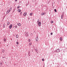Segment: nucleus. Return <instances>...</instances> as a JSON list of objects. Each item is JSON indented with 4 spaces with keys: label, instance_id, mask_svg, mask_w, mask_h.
Instances as JSON below:
<instances>
[{
    "label": "nucleus",
    "instance_id": "obj_1",
    "mask_svg": "<svg viewBox=\"0 0 67 67\" xmlns=\"http://www.w3.org/2000/svg\"><path fill=\"white\" fill-rule=\"evenodd\" d=\"M12 25L11 24L9 26V29H11L12 28Z\"/></svg>",
    "mask_w": 67,
    "mask_h": 67
},
{
    "label": "nucleus",
    "instance_id": "obj_2",
    "mask_svg": "<svg viewBox=\"0 0 67 67\" xmlns=\"http://www.w3.org/2000/svg\"><path fill=\"white\" fill-rule=\"evenodd\" d=\"M38 36H37V37L36 38V41H38Z\"/></svg>",
    "mask_w": 67,
    "mask_h": 67
},
{
    "label": "nucleus",
    "instance_id": "obj_3",
    "mask_svg": "<svg viewBox=\"0 0 67 67\" xmlns=\"http://www.w3.org/2000/svg\"><path fill=\"white\" fill-rule=\"evenodd\" d=\"M56 52H60V50L58 49H57L56 51Z\"/></svg>",
    "mask_w": 67,
    "mask_h": 67
},
{
    "label": "nucleus",
    "instance_id": "obj_4",
    "mask_svg": "<svg viewBox=\"0 0 67 67\" xmlns=\"http://www.w3.org/2000/svg\"><path fill=\"white\" fill-rule=\"evenodd\" d=\"M26 14H27V13L26 12H25L24 13V15L25 16L26 15Z\"/></svg>",
    "mask_w": 67,
    "mask_h": 67
},
{
    "label": "nucleus",
    "instance_id": "obj_5",
    "mask_svg": "<svg viewBox=\"0 0 67 67\" xmlns=\"http://www.w3.org/2000/svg\"><path fill=\"white\" fill-rule=\"evenodd\" d=\"M44 14H45V13H41V15H44Z\"/></svg>",
    "mask_w": 67,
    "mask_h": 67
},
{
    "label": "nucleus",
    "instance_id": "obj_6",
    "mask_svg": "<svg viewBox=\"0 0 67 67\" xmlns=\"http://www.w3.org/2000/svg\"><path fill=\"white\" fill-rule=\"evenodd\" d=\"M28 35V34H27V32H26L25 34V36H27Z\"/></svg>",
    "mask_w": 67,
    "mask_h": 67
},
{
    "label": "nucleus",
    "instance_id": "obj_7",
    "mask_svg": "<svg viewBox=\"0 0 67 67\" xmlns=\"http://www.w3.org/2000/svg\"><path fill=\"white\" fill-rule=\"evenodd\" d=\"M17 25L19 26H21V24L20 23L17 24Z\"/></svg>",
    "mask_w": 67,
    "mask_h": 67
},
{
    "label": "nucleus",
    "instance_id": "obj_8",
    "mask_svg": "<svg viewBox=\"0 0 67 67\" xmlns=\"http://www.w3.org/2000/svg\"><path fill=\"white\" fill-rule=\"evenodd\" d=\"M41 25V22H39L38 23V25L39 26H40Z\"/></svg>",
    "mask_w": 67,
    "mask_h": 67
},
{
    "label": "nucleus",
    "instance_id": "obj_9",
    "mask_svg": "<svg viewBox=\"0 0 67 67\" xmlns=\"http://www.w3.org/2000/svg\"><path fill=\"white\" fill-rule=\"evenodd\" d=\"M0 65H1L0 66L2 65V62H0Z\"/></svg>",
    "mask_w": 67,
    "mask_h": 67
},
{
    "label": "nucleus",
    "instance_id": "obj_10",
    "mask_svg": "<svg viewBox=\"0 0 67 67\" xmlns=\"http://www.w3.org/2000/svg\"><path fill=\"white\" fill-rule=\"evenodd\" d=\"M60 41H62L63 40V38L62 37H60Z\"/></svg>",
    "mask_w": 67,
    "mask_h": 67
},
{
    "label": "nucleus",
    "instance_id": "obj_11",
    "mask_svg": "<svg viewBox=\"0 0 67 67\" xmlns=\"http://www.w3.org/2000/svg\"><path fill=\"white\" fill-rule=\"evenodd\" d=\"M63 16H64V15L63 14H62V16H61V18L62 19H63Z\"/></svg>",
    "mask_w": 67,
    "mask_h": 67
},
{
    "label": "nucleus",
    "instance_id": "obj_12",
    "mask_svg": "<svg viewBox=\"0 0 67 67\" xmlns=\"http://www.w3.org/2000/svg\"><path fill=\"white\" fill-rule=\"evenodd\" d=\"M18 11L19 12H21V10L20 9H18Z\"/></svg>",
    "mask_w": 67,
    "mask_h": 67
},
{
    "label": "nucleus",
    "instance_id": "obj_13",
    "mask_svg": "<svg viewBox=\"0 0 67 67\" xmlns=\"http://www.w3.org/2000/svg\"><path fill=\"white\" fill-rule=\"evenodd\" d=\"M31 45H32V43H30L29 44V46H31Z\"/></svg>",
    "mask_w": 67,
    "mask_h": 67
},
{
    "label": "nucleus",
    "instance_id": "obj_14",
    "mask_svg": "<svg viewBox=\"0 0 67 67\" xmlns=\"http://www.w3.org/2000/svg\"><path fill=\"white\" fill-rule=\"evenodd\" d=\"M16 38H18V37H19V36H18V35H16Z\"/></svg>",
    "mask_w": 67,
    "mask_h": 67
},
{
    "label": "nucleus",
    "instance_id": "obj_15",
    "mask_svg": "<svg viewBox=\"0 0 67 67\" xmlns=\"http://www.w3.org/2000/svg\"><path fill=\"white\" fill-rule=\"evenodd\" d=\"M2 52H3V53H4V49H3L2 50Z\"/></svg>",
    "mask_w": 67,
    "mask_h": 67
},
{
    "label": "nucleus",
    "instance_id": "obj_16",
    "mask_svg": "<svg viewBox=\"0 0 67 67\" xmlns=\"http://www.w3.org/2000/svg\"><path fill=\"white\" fill-rule=\"evenodd\" d=\"M3 27H4H4H5V24H3Z\"/></svg>",
    "mask_w": 67,
    "mask_h": 67
},
{
    "label": "nucleus",
    "instance_id": "obj_17",
    "mask_svg": "<svg viewBox=\"0 0 67 67\" xmlns=\"http://www.w3.org/2000/svg\"><path fill=\"white\" fill-rule=\"evenodd\" d=\"M7 40H6V39L4 38V42H5V41H6Z\"/></svg>",
    "mask_w": 67,
    "mask_h": 67
},
{
    "label": "nucleus",
    "instance_id": "obj_18",
    "mask_svg": "<svg viewBox=\"0 0 67 67\" xmlns=\"http://www.w3.org/2000/svg\"><path fill=\"white\" fill-rule=\"evenodd\" d=\"M54 11L55 12H57V10H56V9H54Z\"/></svg>",
    "mask_w": 67,
    "mask_h": 67
},
{
    "label": "nucleus",
    "instance_id": "obj_19",
    "mask_svg": "<svg viewBox=\"0 0 67 67\" xmlns=\"http://www.w3.org/2000/svg\"><path fill=\"white\" fill-rule=\"evenodd\" d=\"M11 10V8H10V10H8L9 12H10V11Z\"/></svg>",
    "mask_w": 67,
    "mask_h": 67
},
{
    "label": "nucleus",
    "instance_id": "obj_20",
    "mask_svg": "<svg viewBox=\"0 0 67 67\" xmlns=\"http://www.w3.org/2000/svg\"><path fill=\"white\" fill-rule=\"evenodd\" d=\"M9 24H10V22H8L7 23V24L8 25H9Z\"/></svg>",
    "mask_w": 67,
    "mask_h": 67
},
{
    "label": "nucleus",
    "instance_id": "obj_21",
    "mask_svg": "<svg viewBox=\"0 0 67 67\" xmlns=\"http://www.w3.org/2000/svg\"><path fill=\"white\" fill-rule=\"evenodd\" d=\"M30 15H31V16H32V13H31L30 14Z\"/></svg>",
    "mask_w": 67,
    "mask_h": 67
},
{
    "label": "nucleus",
    "instance_id": "obj_22",
    "mask_svg": "<svg viewBox=\"0 0 67 67\" xmlns=\"http://www.w3.org/2000/svg\"><path fill=\"white\" fill-rule=\"evenodd\" d=\"M9 11L8 10L7 11V14H8V13H9Z\"/></svg>",
    "mask_w": 67,
    "mask_h": 67
},
{
    "label": "nucleus",
    "instance_id": "obj_23",
    "mask_svg": "<svg viewBox=\"0 0 67 67\" xmlns=\"http://www.w3.org/2000/svg\"><path fill=\"white\" fill-rule=\"evenodd\" d=\"M20 6H18L17 7V8L19 9V8H20Z\"/></svg>",
    "mask_w": 67,
    "mask_h": 67
},
{
    "label": "nucleus",
    "instance_id": "obj_24",
    "mask_svg": "<svg viewBox=\"0 0 67 67\" xmlns=\"http://www.w3.org/2000/svg\"><path fill=\"white\" fill-rule=\"evenodd\" d=\"M16 44H17V45H18V44H19V42H16Z\"/></svg>",
    "mask_w": 67,
    "mask_h": 67
},
{
    "label": "nucleus",
    "instance_id": "obj_25",
    "mask_svg": "<svg viewBox=\"0 0 67 67\" xmlns=\"http://www.w3.org/2000/svg\"><path fill=\"white\" fill-rule=\"evenodd\" d=\"M17 27H18V26L16 25V26H15V28H16Z\"/></svg>",
    "mask_w": 67,
    "mask_h": 67
},
{
    "label": "nucleus",
    "instance_id": "obj_26",
    "mask_svg": "<svg viewBox=\"0 0 67 67\" xmlns=\"http://www.w3.org/2000/svg\"><path fill=\"white\" fill-rule=\"evenodd\" d=\"M51 23H53V21H51Z\"/></svg>",
    "mask_w": 67,
    "mask_h": 67
},
{
    "label": "nucleus",
    "instance_id": "obj_27",
    "mask_svg": "<svg viewBox=\"0 0 67 67\" xmlns=\"http://www.w3.org/2000/svg\"><path fill=\"white\" fill-rule=\"evenodd\" d=\"M51 35H53V32H52L51 33Z\"/></svg>",
    "mask_w": 67,
    "mask_h": 67
},
{
    "label": "nucleus",
    "instance_id": "obj_28",
    "mask_svg": "<svg viewBox=\"0 0 67 67\" xmlns=\"http://www.w3.org/2000/svg\"><path fill=\"white\" fill-rule=\"evenodd\" d=\"M39 21H40V20H39V19H38V20L37 21V23H38V22H39Z\"/></svg>",
    "mask_w": 67,
    "mask_h": 67
},
{
    "label": "nucleus",
    "instance_id": "obj_29",
    "mask_svg": "<svg viewBox=\"0 0 67 67\" xmlns=\"http://www.w3.org/2000/svg\"><path fill=\"white\" fill-rule=\"evenodd\" d=\"M30 39H29V40H28V41L29 42H30Z\"/></svg>",
    "mask_w": 67,
    "mask_h": 67
},
{
    "label": "nucleus",
    "instance_id": "obj_30",
    "mask_svg": "<svg viewBox=\"0 0 67 67\" xmlns=\"http://www.w3.org/2000/svg\"><path fill=\"white\" fill-rule=\"evenodd\" d=\"M42 60L43 61H44V59H42Z\"/></svg>",
    "mask_w": 67,
    "mask_h": 67
},
{
    "label": "nucleus",
    "instance_id": "obj_31",
    "mask_svg": "<svg viewBox=\"0 0 67 67\" xmlns=\"http://www.w3.org/2000/svg\"><path fill=\"white\" fill-rule=\"evenodd\" d=\"M22 13V12H21L20 13V14H21V15Z\"/></svg>",
    "mask_w": 67,
    "mask_h": 67
},
{
    "label": "nucleus",
    "instance_id": "obj_32",
    "mask_svg": "<svg viewBox=\"0 0 67 67\" xmlns=\"http://www.w3.org/2000/svg\"><path fill=\"white\" fill-rule=\"evenodd\" d=\"M30 35H31V36H32V34H31Z\"/></svg>",
    "mask_w": 67,
    "mask_h": 67
},
{
    "label": "nucleus",
    "instance_id": "obj_33",
    "mask_svg": "<svg viewBox=\"0 0 67 67\" xmlns=\"http://www.w3.org/2000/svg\"><path fill=\"white\" fill-rule=\"evenodd\" d=\"M36 51H37V49H35Z\"/></svg>",
    "mask_w": 67,
    "mask_h": 67
},
{
    "label": "nucleus",
    "instance_id": "obj_34",
    "mask_svg": "<svg viewBox=\"0 0 67 67\" xmlns=\"http://www.w3.org/2000/svg\"><path fill=\"white\" fill-rule=\"evenodd\" d=\"M15 1H17V0H15Z\"/></svg>",
    "mask_w": 67,
    "mask_h": 67
},
{
    "label": "nucleus",
    "instance_id": "obj_35",
    "mask_svg": "<svg viewBox=\"0 0 67 67\" xmlns=\"http://www.w3.org/2000/svg\"><path fill=\"white\" fill-rule=\"evenodd\" d=\"M32 51V52H33V51Z\"/></svg>",
    "mask_w": 67,
    "mask_h": 67
},
{
    "label": "nucleus",
    "instance_id": "obj_36",
    "mask_svg": "<svg viewBox=\"0 0 67 67\" xmlns=\"http://www.w3.org/2000/svg\"><path fill=\"white\" fill-rule=\"evenodd\" d=\"M32 51V52H33V51Z\"/></svg>",
    "mask_w": 67,
    "mask_h": 67
}]
</instances>
